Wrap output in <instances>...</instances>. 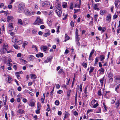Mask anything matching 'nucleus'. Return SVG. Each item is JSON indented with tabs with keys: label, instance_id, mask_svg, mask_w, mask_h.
<instances>
[{
	"label": "nucleus",
	"instance_id": "33",
	"mask_svg": "<svg viewBox=\"0 0 120 120\" xmlns=\"http://www.w3.org/2000/svg\"><path fill=\"white\" fill-rule=\"evenodd\" d=\"M67 6V3L65 2H63L62 3V6L64 8H66Z\"/></svg>",
	"mask_w": 120,
	"mask_h": 120
},
{
	"label": "nucleus",
	"instance_id": "35",
	"mask_svg": "<svg viewBox=\"0 0 120 120\" xmlns=\"http://www.w3.org/2000/svg\"><path fill=\"white\" fill-rule=\"evenodd\" d=\"M74 6V4L73 2L71 3L70 5V8L71 9H73Z\"/></svg>",
	"mask_w": 120,
	"mask_h": 120
},
{
	"label": "nucleus",
	"instance_id": "29",
	"mask_svg": "<svg viewBox=\"0 0 120 120\" xmlns=\"http://www.w3.org/2000/svg\"><path fill=\"white\" fill-rule=\"evenodd\" d=\"M3 98L4 99L3 102L4 103V105H6V103L7 101V96H6L5 98Z\"/></svg>",
	"mask_w": 120,
	"mask_h": 120
},
{
	"label": "nucleus",
	"instance_id": "9",
	"mask_svg": "<svg viewBox=\"0 0 120 120\" xmlns=\"http://www.w3.org/2000/svg\"><path fill=\"white\" fill-rule=\"evenodd\" d=\"M26 15L28 16H30L31 15L30 11L27 9H25L24 11Z\"/></svg>",
	"mask_w": 120,
	"mask_h": 120
},
{
	"label": "nucleus",
	"instance_id": "19",
	"mask_svg": "<svg viewBox=\"0 0 120 120\" xmlns=\"http://www.w3.org/2000/svg\"><path fill=\"white\" fill-rule=\"evenodd\" d=\"M105 56L104 55H100L99 58L101 61H103V60L105 59Z\"/></svg>",
	"mask_w": 120,
	"mask_h": 120
},
{
	"label": "nucleus",
	"instance_id": "11",
	"mask_svg": "<svg viewBox=\"0 0 120 120\" xmlns=\"http://www.w3.org/2000/svg\"><path fill=\"white\" fill-rule=\"evenodd\" d=\"M34 58V57L32 55H29L27 57L29 61L33 60Z\"/></svg>",
	"mask_w": 120,
	"mask_h": 120
},
{
	"label": "nucleus",
	"instance_id": "34",
	"mask_svg": "<svg viewBox=\"0 0 120 120\" xmlns=\"http://www.w3.org/2000/svg\"><path fill=\"white\" fill-rule=\"evenodd\" d=\"M19 59L20 60V61L22 62V63L26 64L27 63V62L26 60H24L20 58H19Z\"/></svg>",
	"mask_w": 120,
	"mask_h": 120
},
{
	"label": "nucleus",
	"instance_id": "25",
	"mask_svg": "<svg viewBox=\"0 0 120 120\" xmlns=\"http://www.w3.org/2000/svg\"><path fill=\"white\" fill-rule=\"evenodd\" d=\"M97 101L95 99L92 100L91 102V103H90V106H92L93 104H94Z\"/></svg>",
	"mask_w": 120,
	"mask_h": 120
},
{
	"label": "nucleus",
	"instance_id": "27",
	"mask_svg": "<svg viewBox=\"0 0 120 120\" xmlns=\"http://www.w3.org/2000/svg\"><path fill=\"white\" fill-rule=\"evenodd\" d=\"M0 68L1 70L4 71L5 69L4 65V64H1L0 65Z\"/></svg>",
	"mask_w": 120,
	"mask_h": 120
},
{
	"label": "nucleus",
	"instance_id": "30",
	"mask_svg": "<svg viewBox=\"0 0 120 120\" xmlns=\"http://www.w3.org/2000/svg\"><path fill=\"white\" fill-rule=\"evenodd\" d=\"M120 3V0H116L115 2V7H116L118 5V3Z\"/></svg>",
	"mask_w": 120,
	"mask_h": 120
},
{
	"label": "nucleus",
	"instance_id": "54",
	"mask_svg": "<svg viewBox=\"0 0 120 120\" xmlns=\"http://www.w3.org/2000/svg\"><path fill=\"white\" fill-rule=\"evenodd\" d=\"M71 92V90H70L69 92H68L67 94V96L68 97V98H69V97H70V93Z\"/></svg>",
	"mask_w": 120,
	"mask_h": 120
},
{
	"label": "nucleus",
	"instance_id": "12",
	"mask_svg": "<svg viewBox=\"0 0 120 120\" xmlns=\"http://www.w3.org/2000/svg\"><path fill=\"white\" fill-rule=\"evenodd\" d=\"M46 31L47 32L45 33L43 35L45 37H47L50 34V31L49 30H46Z\"/></svg>",
	"mask_w": 120,
	"mask_h": 120
},
{
	"label": "nucleus",
	"instance_id": "59",
	"mask_svg": "<svg viewBox=\"0 0 120 120\" xmlns=\"http://www.w3.org/2000/svg\"><path fill=\"white\" fill-rule=\"evenodd\" d=\"M59 102L58 100H56L55 101V104L56 105H58L59 104Z\"/></svg>",
	"mask_w": 120,
	"mask_h": 120
},
{
	"label": "nucleus",
	"instance_id": "4",
	"mask_svg": "<svg viewBox=\"0 0 120 120\" xmlns=\"http://www.w3.org/2000/svg\"><path fill=\"white\" fill-rule=\"evenodd\" d=\"M50 5V3L49 2L45 1L42 4L41 6L43 7L46 8L49 7Z\"/></svg>",
	"mask_w": 120,
	"mask_h": 120
},
{
	"label": "nucleus",
	"instance_id": "46",
	"mask_svg": "<svg viewBox=\"0 0 120 120\" xmlns=\"http://www.w3.org/2000/svg\"><path fill=\"white\" fill-rule=\"evenodd\" d=\"M98 71L100 72H102V73L103 74L105 70L103 68H101Z\"/></svg>",
	"mask_w": 120,
	"mask_h": 120
},
{
	"label": "nucleus",
	"instance_id": "17",
	"mask_svg": "<svg viewBox=\"0 0 120 120\" xmlns=\"http://www.w3.org/2000/svg\"><path fill=\"white\" fill-rule=\"evenodd\" d=\"M120 104V100H118L115 103L116 107V108H118L119 107V104Z\"/></svg>",
	"mask_w": 120,
	"mask_h": 120
},
{
	"label": "nucleus",
	"instance_id": "1",
	"mask_svg": "<svg viewBox=\"0 0 120 120\" xmlns=\"http://www.w3.org/2000/svg\"><path fill=\"white\" fill-rule=\"evenodd\" d=\"M61 6L60 4L58 3L55 7V10L58 15L60 17L62 14Z\"/></svg>",
	"mask_w": 120,
	"mask_h": 120
},
{
	"label": "nucleus",
	"instance_id": "50",
	"mask_svg": "<svg viewBox=\"0 0 120 120\" xmlns=\"http://www.w3.org/2000/svg\"><path fill=\"white\" fill-rule=\"evenodd\" d=\"M116 63L117 64H120V56L117 59Z\"/></svg>",
	"mask_w": 120,
	"mask_h": 120
},
{
	"label": "nucleus",
	"instance_id": "37",
	"mask_svg": "<svg viewBox=\"0 0 120 120\" xmlns=\"http://www.w3.org/2000/svg\"><path fill=\"white\" fill-rule=\"evenodd\" d=\"M104 77L102 78L101 79H100V82L101 83V85H103V81L104 80Z\"/></svg>",
	"mask_w": 120,
	"mask_h": 120
},
{
	"label": "nucleus",
	"instance_id": "51",
	"mask_svg": "<svg viewBox=\"0 0 120 120\" xmlns=\"http://www.w3.org/2000/svg\"><path fill=\"white\" fill-rule=\"evenodd\" d=\"M99 105V104L98 103H96L95 104L93 105V108H96Z\"/></svg>",
	"mask_w": 120,
	"mask_h": 120
},
{
	"label": "nucleus",
	"instance_id": "16",
	"mask_svg": "<svg viewBox=\"0 0 120 120\" xmlns=\"http://www.w3.org/2000/svg\"><path fill=\"white\" fill-rule=\"evenodd\" d=\"M13 18L12 16H8L7 17V21L10 22L13 20Z\"/></svg>",
	"mask_w": 120,
	"mask_h": 120
},
{
	"label": "nucleus",
	"instance_id": "58",
	"mask_svg": "<svg viewBox=\"0 0 120 120\" xmlns=\"http://www.w3.org/2000/svg\"><path fill=\"white\" fill-rule=\"evenodd\" d=\"M93 111V110L92 109H88L87 111V113H89L90 112H92Z\"/></svg>",
	"mask_w": 120,
	"mask_h": 120
},
{
	"label": "nucleus",
	"instance_id": "45",
	"mask_svg": "<svg viewBox=\"0 0 120 120\" xmlns=\"http://www.w3.org/2000/svg\"><path fill=\"white\" fill-rule=\"evenodd\" d=\"M23 23L25 24H26L28 23V21L27 19H25L24 20Z\"/></svg>",
	"mask_w": 120,
	"mask_h": 120
},
{
	"label": "nucleus",
	"instance_id": "32",
	"mask_svg": "<svg viewBox=\"0 0 120 120\" xmlns=\"http://www.w3.org/2000/svg\"><path fill=\"white\" fill-rule=\"evenodd\" d=\"M47 23L49 26H50L52 25V21L50 19H48L47 22Z\"/></svg>",
	"mask_w": 120,
	"mask_h": 120
},
{
	"label": "nucleus",
	"instance_id": "24",
	"mask_svg": "<svg viewBox=\"0 0 120 120\" xmlns=\"http://www.w3.org/2000/svg\"><path fill=\"white\" fill-rule=\"evenodd\" d=\"M111 16L110 15H108L106 18V20L109 21V22L111 21Z\"/></svg>",
	"mask_w": 120,
	"mask_h": 120
},
{
	"label": "nucleus",
	"instance_id": "64",
	"mask_svg": "<svg viewBox=\"0 0 120 120\" xmlns=\"http://www.w3.org/2000/svg\"><path fill=\"white\" fill-rule=\"evenodd\" d=\"M70 25L72 27H73L74 26V22L73 21H71L70 23Z\"/></svg>",
	"mask_w": 120,
	"mask_h": 120
},
{
	"label": "nucleus",
	"instance_id": "40",
	"mask_svg": "<svg viewBox=\"0 0 120 120\" xmlns=\"http://www.w3.org/2000/svg\"><path fill=\"white\" fill-rule=\"evenodd\" d=\"M60 26H57L56 28V32L57 34H58L60 32Z\"/></svg>",
	"mask_w": 120,
	"mask_h": 120
},
{
	"label": "nucleus",
	"instance_id": "28",
	"mask_svg": "<svg viewBox=\"0 0 120 120\" xmlns=\"http://www.w3.org/2000/svg\"><path fill=\"white\" fill-rule=\"evenodd\" d=\"M69 39L70 37H69L67 34H65V40L64 41L65 42L66 41L69 40Z\"/></svg>",
	"mask_w": 120,
	"mask_h": 120
},
{
	"label": "nucleus",
	"instance_id": "47",
	"mask_svg": "<svg viewBox=\"0 0 120 120\" xmlns=\"http://www.w3.org/2000/svg\"><path fill=\"white\" fill-rule=\"evenodd\" d=\"M108 76L109 78H112L113 77V74L111 73H109L108 75Z\"/></svg>",
	"mask_w": 120,
	"mask_h": 120
},
{
	"label": "nucleus",
	"instance_id": "43",
	"mask_svg": "<svg viewBox=\"0 0 120 120\" xmlns=\"http://www.w3.org/2000/svg\"><path fill=\"white\" fill-rule=\"evenodd\" d=\"M101 91V89H100L98 91V92L97 94L98 96H101L102 95Z\"/></svg>",
	"mask_w": 120,
	"mask_h": 120
},
{
	"label": "nucleus",
	"instance_id": "13",
	"mask_svg": "<svg viewBox=\"0 0 120 120\" xmlns=\"http://www.w3.org/2000/svg\"><path fill=\"white\" fill-rule=\"evenodd\" d=\"M94 49H92V51L90 52L89 58V60H90L91 59V57L92 56L93 54L94 53Z\"/></svg>",
	"mask_w": 120,
	"mask_h": 120
},
{
	"label": "nucleus",
	"instance_id": "2",
	"mask_svg": "<svg viewBox=\"0 0 120 120\" xmlns=\"http://www.w3.org/2000/svg\"><path fill=\"white\" fill-rule=\"evenodd\" d=\"M3 49L7 51V53H11L12 51L11 50L8 51V46L7 44L6 43H4L3 45Z\"/></svg>",
	"mask_w": 120,
	"mask_h": 120
},
{
	"label": "nucleus",
	"instance_id": "52",
	"mask_svg": "<svg viewBox=\"0 0 120 120\" xmlns=\"http://www.w3.org/2000/svg\"><path fill=\"white\" fill-rule=\"evenodd\" d=\"M103 107L105 109V111H107V107H106V105H105V103H103Z\"/></svg>",
	"mask_w": 120,
	"mask_h": 120
},
{
	"label": "nucleus",
	"instance_id": "42",
	"mask_svg": "<svg viewBox=\"0 0 120 120\" xmlns=\"http://www.w3.org/2000/svg\"><path fill=\"white\" fill-rule=\"evenodd\" d=\"M28 42H27L26 41H25L23 43L22 46L24 48L25 47V46L27 45L28 44Z\"/></svg>",
	"mask_w": 120,
	"mask_h": 120
},
{
	"label": "nucleus",
	"instance_id": "49",
	"mask_svg": "<svg viewBox=\"0 0 120 120\" xmlns=\"http://www.w3.org/2000/svg\"><path fill=\"white\" fill-rule=\"evenodd\" d=\"M79 36H75V41H79L80 40V38L79 37Z\"/></svg>",
	"mask_w": 120,
	"mask_h": 120
},
{
	"label": "nucleus",
	"instance_id": "38",
	"mask_svg": "<svg viewBox=\"0 0 120 120\" xmlns=\"http://www.w3.org/2000/svg\"><path fill=\"white\" fill-rule=\"evenodd\" d=\"M15 74L18 79H19L21 78L20 76V75L19 73H18V72H15Z\"/></svg>",
	"mask_w": 120,
	"mask_h": 120
},
{
	"label": "nucleus",
	"instance_id": "41",
	"mask_svg": "<svg viewBox=\"0 0 120 120\" xmlns=\"http://www.w3.org/2000/svg\"><path fill=\"white\" fill-rule=\"evenodd\" d=\"M12 80V79L9 76L8 77V82L9 83L11 82Z\"/></svg>",
	"mask_w": 120,
	"mask_h": 120
},
{
	"label": "nucleus",
	"instance_id": "7",
	"mask_svg": "<svg viewBox=\"0 0 120 120\" xmlns=\"http://www.w3.org/2000/svg\"><path fill=\"white\" fill-rule=\"evenodd\" d=\"M23 39L22 38L20 37L18 38V40H17L16 43L18 45H20L22 43V42Z\"/></svg>",
	"mask_w": 120,
	"mask_h": 120
},
{
	"label": "nucleus",
	"instance_id": "48",
	"mask_svg": "<svg viewBox=\"0 0 120 120\" xmlns=\"http://www.w3.org/2000/svg\"><path fill=\"white\" fill-rule=\"evenodd\" d=\"M14 47L15 48L17 49H20V48L19 47V46L16 45H14Z\"/></svg>",
	"mask_w": 120,
	"mask_h": 120
},
{
	"label": "nucleus",
	"instance_id": "26",
	"mask_svg": "<svg viewBox=\"0 0 120 120\" xmlns=\"http://www.w3.org/2000/svg\"><path fill=\"white\" fill-rule=\"evenodd\" d=\"M25 111L24 110L22 109H20L18 111V112L20 114H22Z\"/></svg>",
	"mask_w": 120,
	"mask_h": 120
},
{
	"label": "nucleus",
	"instance_id": "18",
	"mask_svg": "<svg viewBox=\"0 0 120 120\" xmlns=\"http://www.w3.org/2000/svg\"><path fill=\"white\" fill-rule=\"evenodd\" d=\"M43 56V53H39L37 54L36 55V56L38 58L40 57H42Z\"/></svg>",
	"mask_w": 120,
	"mask_h": 120
},
{
	"label": "nucleus",
	"instance_id": "5",
	"mask_svg": "<svg viewBox=\"0 0 120 120\" xmlns=\"http://www.w3.org/2000/svg\"><path fill=\"white\" fill-rule=\"evenodd\" d=\"M114 77L115 82L117 83H120V75L116 76Z\"/></svg>",
	"mask_w": 120,
	"mask_h": 120
},
{
	"label": "nucleus",
	"instance_id": "39",
	"mask_svg": "<svg viewBox=\"0 0 120 120\" xmlns=\"http://www.w3.org/2000/svg\"><path fill=\"white\" fill-rule=\"evenodd\" d=\"M116 100V98L115 97L113 98H112V101H111V104H113L115 102Z\"/></svg>",
	"mask_w": 120,
	"mask_h": 120
},
{
	"label": "nucleus",
	"instance_id": "8",
	"mask_svg": "<svg viewBox=\"0 0 120 120\" xmlns=\"http://www.w3.org/2000/svg\"><path fill=\"white\" fill-rule=\"evenodd\" d=\"M19 37L20 36H19L14 37L12 38V41L14 43L16 42L18 40V38H19Z\"/></svg>",
	"mask_w": 120,
	"mask_h": 120
},
{
	"label": "nucleus",
	"instance_id": "31",
	"mask_svg": "<svg viewBox=\"0 0 120 120\" xmlns=\"http://www.w3.org/2000/svg\"><path fill=\"white\" fill-rule=\"evenodd\" d=\"M90 70L89 71V75L91 73L93 72V71L94 69V68L93 67H90Z\"/></svg>",
	"mask_w": 120,
	"mask_h": 120
},
{
	"label": "nucleus",
	"instance_id": "57",
	"mask_svg": "<svg viewBox=\"0 0 120 120\" xmlns=\"http://www.w3.org/2000/svg\"><path fill=\"white\" fill-rule=\"evenodd\" d=\"M48 47L46 46H44L43 47V49L44 51H45L47 49Z\"/></svg>",
	"mask_w": 120,
	"mask_h": 120
},
{
	"label": "nucleus",
	"instance_id": "62",
	"mask_svg": "<svg viewBox=\"0 0 120 120\" xmlns=\"http://www.w3.org/2000/svg\"><path fill=\"white\" fill-rule=\"evenodd\" d=\"M79 91L80 92H82V86L81 84L79 86Z\"/></svg>",
	"mask_w": 120,
	"mask_h": 120
},
{
	"label": "nucleus",
	"instance_id": "22",
	"mask_svg": "<svg viewBox=\"0 0 120 120\" xmlns=\"http://www.w3.org/2000/svg\"><path fill=\"white\" fill-rule=\"evenodd\" d=\"M52 59V58H51L50 57H48L47 59L44 61V63H47L49 62L50 60Z\"/></svg>",
	"mask_w": 120,
	"mask_h": 120
},
{
	"label": "nucleus",
	"instance_id": "23",
	"mask_svg": "<svg viewBox=\"0 0 120 120\" xmlns=\"http://www.w3.org/2000/svg\"><path fill=\"white\" fill-rule=\"evenodd\" d=\"M37 110L35 111L36 113L37 114H39L40 113V108L38 106H37Z\"/></svg>",
	"mask_w": 120,
	"mask_h": 120
},
{
	"label": "nucleus",
	"instance_id": "15",
	"mask_svg": "<svg viewBox=\"0 0 120 120\" xmlns=\"http://www.w3.org/2000/svg\"><path fill=\"white\" fill-rule=\"evenodd\" d=\"M30 76L31 79H34L37 78L36 75L34 74H31Z\"/></svg>",
	"mask_w": 120,
	"mask_h": 120
},
{
	"label": "nucleus",
	"instance_id": "44",
	"mask_svg": "<svg viewBox=\"0 0 120 120\" xmlns=\"http://www.w3.org/2000/svg\"><path fill=\"white\" fill-rule=\"evenodd\" d=\"M18 23L20 25H22L23 24V23L22 20L20 19H19L18 20Z\"/></svg>",
	"mask_w": 120,
	"mask_h": 120
},
{
	"label": "nucleus",
	"instance_id": "60",
	"mask_svg": "<svg viewBox=\"0 0 120 120\" xmlns=\"http://www.w3.org/2000/svg\"><path fill=\"white\" fill-rule=\"evenodd\" d=\"M53 14V11H50L48 13V14L49 15H52Z\"/></svg>",
	"mask_w": 120,
	"mask_h": 120
},
{
	"label": "nucleus",
	"instance_id": "10",
	"mask_svg": "<svg viewBox=\"0 0 120 120\" xmlns=\"http://www.w3.org/2000/svg\"><path fill=\"white\" fill-rule=\"evenodd\" d=\"M35 101L34 100L30 101V103L29 105L31 106V107H34L35 105Z\"/></svg>",
	"mask_w": 120,
	"mask_h": 120
},
{
	"label": "nucleus",
	"instance_id": "3",
	"mask_svg": "<svg viewBox=\"0 0 120 120\" xmlns=\"http://www.w3.org/2000/svg\"><path fill=\"white\" fill-rule=\"evenodd\" d=\"M35 22L36 23H34V24H38L39 25L43 24L42 20L41 19L38 17L37 18L35 21Z\"/></svg>",
	"mask_w": 120,
	"mask_h": 120
},
{
	"label": "nucleus",
	"instance_id": "61",
	"mask_svg": "<svg viewBox=\"0 0 120 120\" xmlns=\"http://www.w3.org/2000/svg\"><path fill=\"white\" fill-rule=\"evenodd\" d=\"M106 29V27H103L102 29V32H104L105 31V30Z\"/></svg>",
	"mask_w": 120,
	"mask_h": 120
},
{
	"label": "nucleus",
	"instance_id": "21",
	"mask_svg": "<svg viewBox=\"0 0 120 120\" xmlns=\"http://www.w3.org/2000/svg\"><path fill=\"white\" fill-rule=\"evenodd\" d=\"M8 27L10 29L14 28L13 24L12 23H9L8 25Z\"/></svg>",
	"mask_w": 120,
	"mask_h": 120
},
{
	"label": "nucleus",
	"instance_id": "55",
	"mask_svg": "<svg viewBox=\"0 0 120 120\" xmlns=\"http://www.w3.org/2000/svg\"><path fill=\"white\" fill-rule=\"evenodd\" d=\"M64 72L63 70L62 69H61L59 71L58 73L59 74H60L63 73Z\"/></svg>",
	"mask_w": 120,
	"mask_h": 120
},
{
	"label": "nucleus",
	"instance_id": "14",
	"mask_svg": "<svg viewBox=\"0 0 120 120\" xmlns=\"http://www.w3.org/2000/svg\"><path fill=\"white\" fill-rule=\"evenodd\" d=\"M98 4H94V5H93V8L95 10H97L98 11H99V9L98 8Z\"/></svg>",
	"mask_w": 120,
	"mask_h": 120
},
{
	"label": "nucleus",
	"instance_id": "36",
	"mask_svg": "<svg viewBox=\"0 0 120 120\" xmlns=\"http://www.w3.org/2000/svg\"><path fill=\"white\" fill-rule=\"evenodd\" d=\"M23 10V9L19 7L18 11L19 13H22V12Z\"/></svg>",
	"mask_w": 120,
	"mask_h": 120
},
{
	"label": "nucleus",
	"instance_id": "20",
	"mask_svg": "<svg viewBox=\"0 0 120 120\" xmlns=\"http://www.w3.org/2000/svg\"><path fill=\"white\" fill-rule=\"evenodd\" d=\"M24 4L23 3H21L19 4V7L20 8L24 9Z\"/></svg>",
	"mask_w": 120,
	"mask_h": 120
},
{
	"label": "nucleus",
	"instance_id": "53",
	"mask_svg": "<svg viewBox=\"0 0 120 120\" xmlns=\"http://www.w3.org/2000/svg\"><path fill=\"white\" fill-rule=\"evenodd\" d=\"M98 58L97 57H96L95 59V63H94V65H95L97 64V62H98Z\"/></svg>",
	"mask_w": 120,
	"mask_h": 120
},
{
	"label": "nucleus",
	"instance_id": "6",
	"mask_svg": "<svg viewBox=\"0 0 120 120\" xmlns=\"http://www.w3.org/2000/svg\"><path fill=\"white\" fill-rule=\"evenodd\" d=\"M115 90L117 93H120V84L116 87Z\"/></svg>",
	"mask_w": 120,
	"mask_h": 120
},
{
	"label": "nucleus",
	"instance_id": "63",
	"mask_svg": "<svg viewBox=\"0 0 120 120\" xmlns=\"http://www.w3.org/2000/svg\"><path fill=\"white\" fill-rule=\"evenodd\" d=\"M83 66L85 68H86L87 67V64L85 63H83L82 64Z\"/></svg>",
	"mask_w": 120,
	"mask_h": 120
},
{
	"label": "nucleus",
	"instance_id": "56",
	"mask_svg": "<svg viewBox=\"0 0 120 120\" xmlns=\"http://www.w3.org/2000/svg\"><path fill=\"white\" fill-rule=\"evenodd\" d=\"M86 79V76L85 75V74L83 75V81H85Z\"/></svg>",
	"mask_w": 120,
	"mask_h": 120
}]
</instances>
